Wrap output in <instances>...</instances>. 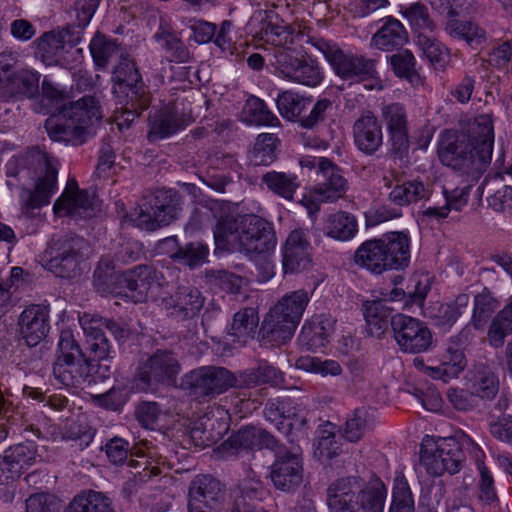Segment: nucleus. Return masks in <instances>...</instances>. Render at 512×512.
Returning <instances> with one entry per match:
<instances>
[{"label": "nucleus", "mask_w": 512, "mask_h": 512, "mask_svg": "<svg viewBox=\"0 0 512 512\" xmlns=\"http://www.w3.org/2000/svg\"><path fill=\"white\" fill-rule=\"evenodd\" d=\"M495 144L493 117L481 113L469 119L459 131L445 130L440 135L438 157L441 163L465 175L469 183L458 186L450 192L445 190V203L449 210L461 211L468 203L474 185L483 178L476 188L482 198L489 183L486 171L491 165Z\"/></svg>", "instance_id": "obj_1"}, {"label": "nucleus", "mask_w": 512, "mask_h": 512, "mask_svg": "<svg viewBox=\"0 0 512 512\" xmlns=\"http://www.w3.org/2000/svg\"><path fill=\"white\" fill-rule=\"evenodd\" d=\"M430 290L428 284L416 281L413 290L406 292L402 288L393 287L387 294L384 302H403V308L412 310L414 307L421 308L425 302L427 294Z\"/></svg>", "instance_id": "obj_49"}, {"label": "nucleus", "mask_w": 512, "mask_h": 512, "mask_svg": "<svg viewBox=\"0 0 512 512\" xmlns=\"http://www.w3.org/2000/svg\"><path fill=\"white\" fill-rule=\"evenodd\" d=\"M388 488L383 480L372 473L369 480L354 495V512H384Z\"/></svg>", "instance_id": "obj_24"}, {"label": "nucleus", "mask_w": 512, "mask_h": 512, "mask_svg": "<svg viewBox=\"0 0 512 512\" xmlns=\"http://www.w3.org/2000/svg\"><path fill=\"white\" fill-rule=\"evenodd\" d=\"M310 297L311 293L305 289L292 291L285 294L272 308L298 325Z\"/></svg>", "instance_id": "obj_40"}, {"label": "nucleus", "mask_w": 512, "mask_h": 512, "mask_svg": "<svg viewBox=\"0 0 512 512\" xmlns=\"http://www.w3.org/2000/svg\"><path fill=\"white\" fill-rule=\"evenodd\" d=\"M238 379L237 375L224 367L203 366L186 374L185 385L195 399L207 401L231 387L239 388Z\"/></svg>", "instance_id": "obj_6"}, {"label": "nucleus", "mask_w": 512, "mask_h": 512, "mask_svg": "<svg viewBox=\"0 0 512 512\" xmlns=\"http://www.w3.org/2000/svg\"><path fill=\"white\" fill-rule=\"evenodd\" d=\"M191 117L178 109L177 104L167 105L150 116L148 138L151 141L167 138L184 129Z\"/></svg>", "instance_id": "obj_19"}, {"label": "nucleus", "mask_w": 512, "mask_h": 512, "mask_svg": "<svg viewBox=\"0 0 512 512\" xmlns=\"http://www.w3.org/2000/svg\"><path fill=\"white\" fill-rule=\"evenodd\" d=\"M39 166L44 170V174L39 177L35 189L27 191L26 207L29 209L48 205L57 190L58 160L43 153L39 159Z\"/></svg>", "instance_id": "obj_18"}, {"label": "nucleus", "mask_w": 512, "mask_h": 512, "mask_svg": "<svg viewBox=\"0 0 512 512\" xmlns=\"http://www.w3.org/2000/svg\"><path fill=\"white\" fill-rule=\"evenodd\" d=\"M412 239L408 230L389 231L364 241L354 251V263L375 275L403 271L411 262Z\"/></svg>", "instance_id": "obj_2"}, {"label": "nucleus", "mask_w": 512, "mask_h": 512, "mask_svg": "<svg viewBox=\"0 0 512 512\" xmlns=\"http://www.w3.org/2000/svg\"><path fill=\"white\" fill-rule=\"evenodd\" d=\"M282 255L284 275L308 269L312 263V254L307 233L302 229L293 230L286 239Z\"/></svg>", "instance_id": "obj_16"}, {"label": "nucleus", "mask_w": 512, "mask_h": 512, "mask_svg": "<svg viewBox=\"0 0 512 512\" xmlns=\"http://www.w3.org/2000/svg\"><path fill=\"white\" fill-rule=\"evenodd\" d=\"M157 39L166 51L169 62L184 63L188 61L189 51L177 36L171 33H162L157 35Z\"/></svg>", "instance_id": "obj_64"}, {"label": "nucleus", "mask_w": 512, "mask_h": 512, "mask_svg": "<svg viewBox=\"0 0 512 512\" xmlns=\"http://www.w3.org/2000/svg\"><path fill=\"white\" fill-rule=\"evenodd\" d=\"M303 463L297 452L277 450L270 477L274 487L283 492L295 491L303 482Z\"/></svg>", "instance_id": "obj_11"}, {"label": "nucleus", "mask_w": 512, "mask_h": 512, "mask_svg": "<svg viewBox=\"0 0 512 512\" xmlns=\"http://www.w3.org/2000/svg\"><path fill=\"white\" fill-rule=\"evenodd\" d=\"M426 187L423 181L413 179L397 184L390 192L389 199L395 205L402 207L418 201L426 197Z\"/></svg>", "instance_id": "obj_48"}, {"label": "nucleus", "mask_w": 512, "mask_h": 512, "mask_svg": "<svg viewBox=\"0 0 512 512\" xmlns=\"http://www.w3.org/2000/svg\"><path fill=\"white\" fill-rule=\"evenodd\" d=\"M310 104V98L292 91H284L277 98V108L282 117L290 121H297L300 124Z\"/></svg>", "instance_id": "obj_45"}, {"label": "nucleus", "mask_w": 512, "mask_h": 512, "mask_svg": "<svg viewBox=\"0 0 512 512\" xmlns=\"http://www.w3.org/2000/svg\"><path fill=\"white\" fill-rule=\"evenodd\" d=\"M327 504L330 512H352V481L350 477L339 478L327 489Z\"/></svg>", "instance_id": "obj_42"}, {"label": "nucleus", "mask_w": 512, "mask_h": 512, "mask_svg": "<svg viewBox=\"0 0 512 512\" xmlns=\"http://www.w3.org/2000/svg\"><path fill=\"white\" fill-rule=\"evenodd\" d=\"M307 43L324 56L337 76L344 80L352 78V57L338 44L318 36H308Z\"/></svg>", "instance_id": "obj_25"}, {"label": "nucleus", "mask_w": 512, "mask_h": 512, "mask_svg": "<svg viewBox=\"0 0 512 512\" xmlns=\"http://www.w3.org/2000/svg\"><path fill=\"white\" fill-rule=\"evenodd\" d=\"M89 48L93 60L99 68H105L110 59L120 52L116 41L108 39L101 33L95 34L90 42Z\"/></svg>", "instance_id": "obj_55"}, {"label": "nucleus", "mask_w": 512, "mask_h": 512, "mask_svg": "<svg viewBox=\"0 0 512 512\" xmlns=\"http://www.w3.org/2000/svg\"><path fill=\"white\" fill-rule=\"evenodd\" d=\"M220 482L211 475L200 474L194 477L188 489V501L213 508L222 499Z\"/></svg>", "instance_id": "obj_29"}, {"label": "nucleus", "mask_w": 512, "mask_h": 512, "mask_svg": "<svg viewBox=\"0 0 512 512\" xmlns=\"http://www.w3.org/2000/svg\"><path fill=\"white\" fill-rule=\"evenodd\" d=\"M64 512H115L111 500L100 492L89 490L76 495Z\"/></svg>", "instance_id": "obj_41"}, {"label": "nucleus", "mask_w": 512, "mask_h": 512, "mask_svg": "<svg viewBox=\"0 0 512 512\" xmlns=\"http://www.w3.org/2000/svg\"><path fill=\"white\" fill-rule=\"evenodd\" d=\"M258 323L257 311L252 307H246L234 315L229 333L237 338H247L255 332Z\"/></svg>", "instance_id": "obj_56"}, {"label": "nucleus", "mask_w": 512, "mask_h": 512, "mask_svg": "<svg viewBox=\"0 0 512 512\" xmlns=\"http://www.w3.org/2000/svg\"><path fill=\"white\" fill-rule=\"evenodd\" d=\"M36 453V445L29 436H26L25 442L14 445L5 451L7 458L11 459V462L18 467L21 472L25 467L34 463Z\"/></svg>", "instance_id": "obj_59"}, {"label": "nucleus", "mask_w": 512, "mask_h": 512, "mask_svg": "<svg viewBox=\"0 0 512 512\" xmlns=\"http://www.w3.org/2000/svg\"><path fill=\"white\" fill-rule=\"evenodd\" d=\"M276 64L283 77L290 81L315 87L323 80V74L318 65L294 57L291 53L282 51L277 54Z\"/></svg>", "instance_id": "obj_17"}, {"label": "nucleus", "mask_w": 512, "mask_h": 512, "mask_svg": "<svg viewBox=\"0 0 512 512\" xmlns=\"http://www.w3.org/2000/svg\"><path fill=\"white\" fill-rule=\"evenodd\" d=\"M93 317L90 313H83L79 316V323L86 336L87 350L90 353L92 363L96 360H107L111 353V345L98 325L92 324Z\"/></svg>", "instance_id": "obj_30"}, {"label": "nucleus", "mask_w": 512, "mask_h": 512, "mask_svg": "<svg viewBox=\"0 0 512 512\" xmlns=\"http://www.w3.org/2000/svg\"><path fill=\"white\" fill-rule=\"evenodd\" d=\"M255 447L270 449L275 452L276 457L277 450H287L279 444V441L271 433L255 426H246L232 434L222 443L221 450L228 455H236L239 450H248Z\"/></svg>", "instance_id": "obj_14"}, {"label": "nucleus", "mask_w": 512, "mask_h": 512, "mask_svg": "<svg viewBox=\"0 0 512 512\" xmlns=\"http://www.w3.org/2000/svg\"><path fill=\"white\" fill-rule=\"evenodd\" d=\"M239 388H252L261 384L282 386L284 374L266 361L258 363L257 367L246 369L238 375Z\"/></svg>", "instance_id": "obj_33"}, {"label": "nucleus", "mask_w": 512, "mask_h": 512, "mask_svg": "<svg viewBox=\"0 0 512 512\" xmlns=\"http://www.w3.org/2000/svg\"><path fill=\"white\" fill-rule=\"evenodd\" d=\"M407 41L408 33L406 28L393 16H388L384 24L372 37V44L382 51L399 49Z\"/></svg>", "instance_id": "obj_32"}, {"label": "nucleus", "mask_w": 512, "mask_h": 512, "mask_svg": "<svg viewBox=\"0 0 512 512\" xmlns=\"http://www.w3.org/2000/svg\"><path fill=\"white\" fill-rule=\"evenodd\" d=\"M204 302L205 298L197 288L185 285L178 286L174 292L161 299V305L167 314L178 321L196 317Z\"/></svg>", "instance_id": "obj_12"}, {"label": "nucleus", "mask_w": 512, "mask_h": 512, "mask_svg": "<svg viewBox=\"0 0 512 512\" xmlns=\"http://www.w3.org/2000/svg\"><path fill=\"white\" fill-rule=\"evenodd\" d=\"M261 180L271 192L286 200H292L300 186L297 175L275 170L263 174Z\"/></svg>", "instance_id": "obj_46"}, {"label": "nucleus", "mask_w": 512, "mask_h": 512, "mask_svg": "<svg viewBox=\"0 0 512 512\" xmlns=\"http://www.w3.org/2000/svg\"><path fill=\"white\" fill-rule=\"evenodd\" d=\"M447 33L467 43L479 44L484 39V31L472 21H461L456 17L449 18L446 24Z\"/></svg>", "instance_id": "obj_54"}, {"label": "nucleus", "mask_w": 512, "mask_h": 512, "mask_svg": "<svg viewBox=\"0 0 512 512\" xmlns=\"http://www.w3.org/2000/svg\"><path fill=\"white\" fill-rule=\"evenodd\" d=\"M364 307L363 315L369 335L381 338L389 327L393 330L396 314H393L394 309L388 306L386 302L374 300L367 302Z\"/></svg>", "instance_id": "obj_28"}, {"label": "nucleus", "mask_w": 512, "mask_h": 512, "mask_svg": "<svg viewBox=\"0 0 512 512\" xmlns=\"http://www.w3.org/2000/svg\"><path fill=\"white\" fill-rule=\"evenodd\" d=\"M393 336L399 349L407 354L427 352L433 343V335L427 324L415 317L396 314Z\"/></svg>", "instance_id": "obj_9"}, {"label": "nucleus", "mask_w": 512, "mask_h": 512, "mask_svg": "<svg viewBox=\"0 0 512 512\" xmlns=\"http://www.w3.org/2000/svg\"><path fill=\"white\" fill-rule=\"evenodd\" d=\"M102 118L99 102L86 95L77 101L64 104L57 114L46 120L45 128L54 141L80 145L90 126Z\"/></svg>", "instance_id": "obj_3"}, {"label": "nucleus", "mask_w": 512, "mask_h": 512, "mask_svg": "<svg viewBox=\"0 0 512 512\" xmlns=\"http://www.w3.org/2000/svg\"><path fill=\"white\" fill-rule=\"evenodd\" d=\"M494 310V299L487 288L474 297L471 323L476 329H482Z\"/></svg>", "instance_id": "obj_60"}, {"label": "nucleus", "mask_w": 512, "mask_h": 512, "mask_svg": "<svg viewBox=\"0 0 512 512\" xmlns=\"http://www.w3.org/2000/svg\"><path fill=\"white\" fill-rule=\"evenodd\" d=\"M399 13L408 22L415 37L420 34H434L437 30V24L432 19L428 7L421 2L401 7Z\"/></svg>", "instance_id": "obj_35"}, {"label": "nucleus", "mask_w": 512, "mask_h": 512, "mask_svg": "<svg viewBox=\"0 0 512 512\" xmlns=\"http://www.w3.org/2000/svg\"><path fill=\"white\" fill-rule=\"evenodd\" d=\"M66 41H71L68 32H46L37 40V50L43 61L52 63L62 55Z\"/></svg>", "instance_id": "obj_50"}, {"label": "nucleus", "mask_w": 512, "mask_h": 512, "mask_svg": "<svg viewBox=\"0 0 512 512\" xmlns=\"http://www.w3.org/2000/svg\"><path fill=\"white\" fill-rule=\"evenodd\" d=\"M466 366V357L462 350L449 347L443 354L438 366L429 367V376L445 383L457 378Z\"/></svg>", "instance_id": "obj_36"}, {"label": "nucleus", "mask_w": 512, "mask_h": 512, "mask_svg": "<svg viewBox=\"0 0 512 512\" xmlns=\"http://www.w3.org/2000/svg\"><path fill=\"white\" fill-rule=\"evenodd\" d=\"M164 244H172L177 247L176 251L171 253V258L178 263L194 268L203 264L209 254L208 246L200 241L189 242L184 246H179L176 237H169L164 240Z\"/></svg>", "instance_id": "obj_39"}, {"label": "nucleus", "mask_w": 512, "mask_h": 512, "mask_svg": "<svg viewBox=\"0 0 512 512\" xmlns=\"http://www.w3.org/2000/svg\"><path fill=\"white\" fill-rule=\"evenodd\" d=\"M259 35L262 40L277 48L275 56L282 51L287 53L295 51L296 40L303 37L300 32L295 33L290 26L272 24L271 22L261 29Z\"/></svg>", "instance_id": "obj_37"}, {"label": "nucleus", "mask_w": 512, "mask_h": 512, "mask_svg": "<svg viewBox=\"0 0 512 512\" xmlns=\"http://www.w3.org/2000/svg\"><path fill=\"white\" fill-rule=\"evenodd\" d=\"M62 439L79 441L80 446H88L93 440L94 432L86 424L74 419H67L61 428Z\"/></svg>", "instance_id": "obj_63"}, {"label": "nucleus", "mask_w": 512, "mask_h": 512, "mask_svg": "<svg viewBox=\"0 0 512 512\" xmlns=\"http://www.w3.org/2000/svg\"><path fill=\"white\" fill-rule=\"evenodd\" d=\"M20 332L27 345H38L48 334L49 311L41 305H31L20 315Z\"/></svg>", "instance_id": "obj_21"}, {"label": "nucleus", "mask_w": 512, "mask_h": 512, "mask_svg": "<svg viewBox=\"0 0 512 512\" xmlns=\"http://www.w3.org/2000/svg\"><path fill=\"white\" fill-rule=\"evenodd\" d=\"M331 332L332 326L329 319L316 318L304 324L300 333V340L308 349L316 350L327 344Z\"/></svg>", "instance_id": "obj_43"}, {"label": "nucleus", "mask_w": 512, "mask_h": 512, "mask_svg": "<svg viewBox=\"0 0 512 512\" xmlns=\"http://www.w3.org/2000/svg\"><path fill=\"white\" fill-rule=\"evenodd\" d=\"M466 460L465 452L455 437L441 439L434 451H429L424 444L420 447V461L426 473L433 477L444 473H458Z\"/></svg>", "instance_id": "obj_8"}, {"label": "nucleus", "mask_w": 512, "mask_h": 512, "mask_svg": "<svg viewBox=\"0 0 512 512\" xmlns=\"http://www.w3.org/2000/svg\"><path fill=\"white\" fill-rule=\"evenodd\" d=\"M469 301V294L460 293L453 300L441 303L433 316L435 326L444 332L449 331L464 314Z\"/></svg>", "instance_id": "obj_34"}, {"label": "nucleus", "mask_w": 512, "mask_h": 512, "mask_svg": "<svg viewBox=\"0 0 512 512\" xmlns=\"http://www.w3.org/2000/svg\"><path fill=\"white\" fill-rule=\"evenodd\" d=\"M327 236L340 241H346L352 236V220L348 213L339 211L331 214L325 226Z\"/></svg>", "instance_id": "obj_62"}, {"label": "nucleus", "mask_w": 512, "mask_h": 512, "mask_svg": "<svg viewBox=\"0 0 512 512\" xmlns=\"http://www.w3.org/2000/svg\"><path fill=\"white\" fill-rule=\"evenodd\" d=\"M295 367L307 372L320 373L326 375H339L341 373V366L334 360L322 361L317 357L310 355L301 356L295 361Z\"/></svg>", "instance_id": "obj_61"}, {"label": "nucleus", "mask_w": 512, "mask_h": 512, "mask_svg": "<svg viewBox=\"0 0 512 512\" xmlns=\"http://www.w3.org/2000/svg\"><path fill=\"white\" fill-rule=\"evenodd\" d=\"M239 494L236 495L232 508H238L240 500L243 501L241 510H256L253 502L261 500L266 490L261 481L244 480L238 486Z\"/></svg>", "instance_id": "obj_58"}, {"label": "nucleus", "mask_w": 512, "mask_h": 512, "mask_svg": "<svg viewBox=\"0 0 512 512\" xmlns=\"http://www.w3.org/2000/svg\"><path fill=\"white\" fill-rule=\"evenodd\" d=\"M242 217L232 214L219 217L213 231L216 249L230 252L239 248Z\"/></svg>", "instance_id": "obj_31"}, {"label": "nucleus", "mask_w": 512, "mask_h": 512, "mask_svg": "<svg viewBox=\"0 0 512 512\" xmlns=\"http://www.w3.org/2000/svg\"><path fill=\"white\" fill-rule=\"evenodd\" d=\"M277 243L272 224L257 215H243L239 251L259 255L272 251Z\"/></svg>", "instance_id": "obj_10"}, {"label": "nucleus", "mask_w": 512, "mask_h": 512, "mask_svg": "<svg viewBox=\"0 0 512 512\" xmlns=\"http://www.w3.org/2000/svg\"><path fill=\"white\" fill-rule=\"evenodd\" d=\"M315 182L316 192L322 195L324 200L336 201L348 189V182L341 169L330 159H323L320 162Z\"/></svg>", "instance_id": "obj_20"}, {"label": "nucleus", "mask_w": 512, "mask_h": 512, "mask_svg": "<svg viewBox=\"0 0 512 512\" xmlns=\"http://www.w3.org/2000/svg\"><path fill=\"white\" fill-rule=\"evenodd\" d=\"M388 512H415L414 494L403 474L394 479Z\"/></svg>", "instance_id": "obj_47"}, {"label": "nucleus", "mask_w": 512, "mask_h": 512, "mask_svg": "<svg viewBox=\"0 0 512 512\" xmlns=\"http://www.w3.org/2000/svg\"><path fill=\"white\" fill-rule=\"evenodd\" d=\"M181 371V365L170 350H157L139 369L137 378L146 385L152 383H165L171 385L175 382Z\"/></svg>", "instance_id": "obj_13"}, {"label": "nucleus", "mask_w": 512, "mask_h": 512, "mask_svg": "<svg viewBox=\"0 0 512 512\" xmlns=\"http://www.w3.org/2000/svg\"><path fill=\"white\" fill-rule=\"evenodd\" d=\"M512 334V302L506 304L492 319L488 328V343L494 349L504 346L507 336Z\"/></svg>", "instance_id": "obj_44"}, {"label": "nucleus", "mask_w": 512, "mask_h": 512, "mask_svg": "<svg viewBox=\"0 0 512 512\" xmlns=\"http://www.w3.org/2000/svg\"><path fill=\"white\" fill-rule=\"evenodd\" d=\"M297 326L292 320L271 308L262 322L259 334L266 343L280 346L292 338Z\"/></svg>", "instance_id": "obj_26"}, {"label": "nucleus", "mask_w": 512, "mask_h": 512, "mask_svg": "<svg viewBox=\"0 0 512 512\" xmlns=\"http://www.w3.org/2000/svg\"><path fill=\"white\" fill-rule=\"evenodd\" d=\"M121 286L127 288V294L135 303L146 300L152 285L158 280L157 270L151 265H138L121 273L116 278Z\"/></svg>", "instance_id": "obj_23"}, {"label": "nucleus", "mask_w": 512, "mask_h": 512, "mask_svg": "<svg viewBox=\"0 0 512 512\" xmlns=\"http://www.w3.org/2000/svg\"><path fill=\"white\" fill-rule=\"evenodd\" d=\"M39 80L40 74L28 69H20L8 74L0 83V101L33 97L38 93Z\"/></svg>", "instance_id": "obj_22"}, {"label": "nucleus", "mask_w": 512, "mask_h": 512, "mask_svg": "<svg viewBox=\"0 0 512 512\" xmlns=\"http://www.w3.org/2000/svg\"><path fill=\"white\" fill-rule=\"evenodd\" d=\"M279 144L280 140L275 134H259L252 150L254 164L267 166L273 163L277 158L276 150Z\"/></svg>", "instance_id": "obj_53"}, {"label": "nucleus", "mask_w": 512, "mask_h": 512, "mask_svg": "<svg viewBox=\"0 0 512 512\" xmlns=\"http://www.w3.org/2000/svg\"><path fill=\"white\" fill-rule=\"evenodd\" d=\"M181 197L176 190L158 189L141 206L134 220L136 225L147 231L169 225L174 221L179 211Z\"/></svg>", "instance_id": "obj_7"}, {"label": "nucleus", "mask_w": 512, "mask_h": 512, "mask_svg": "<svg viewBox=\"0 0 512 512\" xmlns=\"http://www.w3.org/2000/svg\"><path fill=\"white\" fill-rule=\"evenodd\" d=\"M87 241L74 234L53 236L41 254L42 265L62 278L79 274V265L88 250Z\"/></svg>", "instance_id": "obj_5"}, {"label": "nucleus", "mask_w": 512, "mask_h": 512, "mask_svg": "<svg viewBox=\"0 0 512 512\" xmlns=\"http://www.w3.org/2000/svg\"><path fill=\"white\" fill-rule=\"evenodd\" d=\"M91 207V201L87 191L81 190L69 195L63 193L59 199L54 203V212L58 215H73L76 214L78 209L87 210Z\"/></svg>", "instance_id": "obj_57"}, {"label": "nucleus", "mask_w": 512, "mask_h": 512, "mask_svg": "<svg viewBox=\"0 0 512 512\" xmlns=\"http://www.w3.org/2000/svg\"><path fill=\"white\" fill-rule=\"evenodd\" d=\"M415 43L421 52V58L427 61L434 69H444L449 61L448 48L433 34H420L416 36Z\"/></svg>", "instance_id": "obj_38"}, {"label": "nucleus", "mask_w": 512, "mask_h": 512, "mask_svg": "<svg viewBox=\"0 0 512 512\" xmlns=\"http://www.w3.org/2000/svg\"><path fill=\"white\" fill-rule=\"evenodd\" d=\"M112 79L120 88L128 89L127 98L139 101L138 107L150 105V92L142 80L135 61L127 54H120V60L112 72Z\"/></svg>", "instance_id": "obj_15"}, {"label": "nucleus", "mask_w": 512, "mask_h": 512, "mask_svg": "<svg viewBox=\"0 0 512 512\" xmlns=\"http://www.w3.org/2000/svg\"><path fill=\"white\" fill-rule=\"evenodd\" d=\"M95 365L86 356L70 330L60 333L56 357L53 362L55 379L67 386L78 388L83 384L95 383L92 371Z\"/></svg>", "instance_id": "obj_4"}, {"label": "nucleus", "mask_w": 512, "mask_h": 512, "mask_svg": "<svg viewBox=\"0 0 512 512\" xmlns=\"http://www.w3.org/2000/svg\"><path fill=\"white\" fill-rule=\"evenodd\" d=\"M363 83L366 90L382 89L376 61L354 54V84Z\"/></svg>", "instance_id": "obj_52"}, {"label": "nucleus", "mask_w": 512, "mask_h": 512, "mask_svg": "<svg viewBox=\"0 0 512 512\" xmlns=\"http://www.w3.org/2000/svg\"><path fill=\"white\" fill-rule=\"evenodd\" d=\"M243 114L245 120L250 124L272 127L280 125L278 117L268 109L263 100L255 96L247 99L243 108Z\"/></svg>", "instance_id": "obj_51"}, {"label": "nucleus", "mask_w": 512, "mask_h": 512, "mask_svg": "<svg viewBox=\"0 0 512 512\" xmlns=\"http://www.w3.org/2000/svg\"><path fill=\"white\" fill-rule=\"evenodd\" d=\"M383 143L382 125L375 116L354 122V145L364 154L373 155Z\"/></svg>", "instance_id": "obj_27"}]
</instances>
